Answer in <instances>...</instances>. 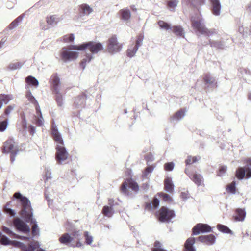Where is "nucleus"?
Instances as JSON below:
<instances>
[{"mask_svg": "<svg viewBox=\"0 0 251 251\" xmlns=\"http://www.w3.org/2000/svg\"><path fill=\"white\" fill-rule=\"evenodd\" d=\"M17 204L21 208L19 212L21 218L25 221L17 216V231L27 234V236H21L17 234V239L28 241L39 236L40 231L37 222L33 218V210L30 200L20 192H17Z\"/></svg>", "mask_w": 251, "mask_h": 251, "instance_id": "nucleus-1", "label": "nucleus"}, {"mask_svg": "<svg viewBox=\"0 0 251 251\" xmlns=\"http://www.w3.org/2000/svg\"><path fill=\"white\" fill-rule=\"evenodd\" d=\"M86 49H88L91 53L95 54L102 50L103 46L100 42L93 41L85 42L78 45H70L68 47L62 48L61 58L65 62L75 60L78 58V53L74 50H84Z\"/></svg>", "mask_w": 251, "mask_h": 251, "instance_id": "nucleus-2", "label": "nucleus"}, {"mask_svg": "<svg viewBox=\"0 0 251 251\" xmlns=\"http://www.w3.org/2000/svg\"><path fill=\"white\" fill-rule=\"evenodd\" d=\"M192 26L197 35H204L210 37L217 33L215 29H208L205 24L204 20L201 14H198L191 17Z\"/></svg>", "mask_w": 251, "mask_h": 251, "instance_id": "nucleus-3", "label": "nucleus"}, {"mask_svg": "<svg viewBox=\"0 0 251 251\" xmlns=\"http://www.w3.org/2000/svg\"><path fill=\"white\" fill-rule=\"evenodd\" d=\"M196 240L207 245H212L215 243L216 237L213 234H209L200 236L197 239L194 237H189L185 243V251H196L193 245Z\"/></svg>", "mask_w": 251, "mask_h": 251, "instance_id": "nucleus-4", "label": "nucleus"}, {"mask_svg": "<svg viewBox=\"0 0 251 251\" xmlns=\"http://www.w3.org/2000/svg\"><path fill=\"white\" fill-rule=\"evenodd\" d=\"M175 216V212L173 210L162 206L158 211V218L161 222L169 223Z\"/></svg>", "mask_w": 251, "mask_h": 251, "instance_id": "nucleus-5", "label": "nucleus"}, {"mask_svg": "<svg viewBox=\"0 0 251 251\" xmlns=\"http://www.w3.org/2000/svg\"><path fill=\"white\" fill-rule=\"evenodd\" d=\"M40 245L37 241H32L30 243L25 244L17 241V248L21 249V251H46L39 248Z\"/></svg>", "mask_w": 251, "mask_h": 251, "instance_id": "nucleus-6", "label": "nucleus"}, {"mask_svg": "<svg viewBox=\"0 0 251 251\" xmlns=\"http://www.w3.org/2000/svg\"><path fill=\"white\" fill-rule=\"evenodd\" d=\"M248 164L243 167L238 168L236 172V176L239 180L244 177L250 178L251 177V159L247 161Z\"/></svg>", "mask_w": 251, "mask_h": 251, "instance_id": "nucleus-7", "label": "nucleus"}, {"mask_svg": "<svg viewBox=\"0 0 251 251\" xmlns=\"http://www.w3.org/2000/svg\"><path fill=\"white\" fill-rule=\"evenodd\" d=\"M55 159L59 164H62L68 157V153L64 145H57L55 148Z\"/></svg>", "mask_w": 251, "mask_h": 251, "instance_id": "nucleus-8", "label": "nucleus"}, {"mask_svg": "<svg viewBox=\"0 0 251 251\" xmlns=\"http://www.w3.org/2000/svg\"><path fill=\"white\" fill-rule=\"evenodd\" d=\"M122 48V45L118 42L117 37L113 35L108 40L107 50L109 52L114 53L119 52Z\"/></svg>", "mask_w": 251, "mask_h": 251, "instance_id": "nucleus-9", "label": "nucleus"}, {"mask_svg": "<svg viewBox=\"0 0 251 251\" xmlns=\"http://www.w3.org/2000/svg\"><path fill=\"white\" fill-rule=\"evenodd\" d=\"M127 186L136 193L139 191V187L137 183L132 179H130L128 180V184L126 181L122 183L121 187V191L122 193L127 195H128V190L127 188Z\"/></svg>", "mask_w": 251, "mask_h": 251, "instance_id": "nucleus-10", "label": "nucleus"}, {"mask_svg": "<svg viewBox=\"0 0 251 251\" xmlns=\"http://www.w3.org/2000/svg\"><path fill=\"white\" fill-rule=\"evenodd\" d=\"M211 227L207 224L199 223L196 224L192 229V235H197L200 233L209 232Z\"/></svg>", "mask_w": 251, "mask_h": 251, "instance_id": "nucleus-11", "label": "nucleus"}, {"mask_svg": "<svg viewBox=\"0 0 251 251\" xmlns=\"http://www.w3.org/2000/svg\"><path fill=\"white\" fill-rule=\"evenodd\" d=\"M14 141L12 139L7 140L4 143L2 152L3 153H11L10 159L13 163L15 160V153L13 152L14 149Z\"/></svg>", "mask_w": 251, "mask_h": 251, "instance_id": "nucleus-12", "label": "nucleus"}, {"mask_svg": "<svg viewBox=\"0 0 251 251\" xmlns=\"http://www.w3.org/2000/svg\"><path fill=\"white\" fill-rule=\"evenodd\" d=\"M51 136L53 140L59 145H64V141L62 137V135L59 132L57 127L55 124L54 121H53L51 126Z\"/></svg>", "mask_w": 251, "mask_h": 251, "instance_id": "nucleus-13", "label": "nucleus"}, {"mask_svg": "<svg viewBox=\"0 0 251 251\" xmlns=\"http://www.w3.org/2000/svg\"><path fill=\"white\" fill-rule=\"evenodd\" d=\"M203 79L205 88L213 89L217 87L216 79L210 74H206L204 76Z\"/></svg>", "mask_w": 251, "mask_h": 251, "instance_id": "nucleus-14", "label": "nucleus"}, {"mask_svg": "<svg viewBox=\"0 0 251 251\" xmlns=\"http://www.w3.org/2000/svg\"><path fill=\"white\" fill-rule=\"evenodd\" d=\"M211 3V11L212 13L216 16L221 14V4L220 0H210Z\"/></svg>", "mask_w": 251, "mask_h": 251, "instance_id": "nucleus-15", "label": "nucleus"}, {"mask_svg": "<svg viewBox=\"0 0 251 251\" xmlns=\"http://www.w3.org/2000/svg\"><path fill=\"white\" fill-rule=\"evenodd\" d=\"M60 80L57 74L52 75V90L53 94L60 92Z\"/></svg>", "mask_w": 251, "mask_h": 251, "instance_id": "nucleus-16", "label": "nucleus"}, {"mask_svg": "<svg viewBox=\"0 0 251 251\" xmlns=\"http://www.w3.org/2000/svg\"><path fill=\"white\" fill-rule=\"evenodd\" d=\"M79 14L80 16H88L93 11V9L87 4H82L79 6Z\"/></svg>", "mask_w": 251, "mask_h": 251, "instance_id": "nucleus-17", "label": "nucleus"}, {"mask_svg": "<svg viewBox=\"0 0 251 251\" xmlns=\"http://www.w3.org/2000/svg\"><path fill=\"white\" fill-rule=\"evenodd\" d=\"M86 98L87 95L84 93L76 98L74 103V106L75 108H79L82 107L84 105L85 100Z\"/></svg>", "mask_w": 251, "mask_h": 251, "instance_id": "nucleus-18", "label": "nucleus"}, {"mask_svg": "<svg viewBox=\"0 0 251 251\" xmlns=\"http://www.w3.org/2000/svg\"><path fill=\"white\" fill-rule=\"evenodd\" d=\"M185 115V112L184 109H181L177 111L176 112L174 113L170 117V121L171 122H174L175 121H178L182 119Z\"/></svg>", "mask_w": 251, "mask_h": 251, "instance_id": "nucleus-19", "label": "nucleus"}, {"mask_svg": "<svg viewBox=\"0 0 251 251\" xmlns=\"http://www.w3.org/2000/svg\"><path fill=\"white\" fill-rule=\"evenodd\" d=\"M73 239V237L71 236L69 233H65L62 234L59 238V241L62 244L70 245Z\"/></svg>", "mask_w": 251, "mask_h": 251, "instance_id": "nucleus-20", "label": "nucleus"}, {"mask_svg": "<svg viewBox=\"0 0 251 251\" xmlns=\"http://www.w3.org/2000/svg\"><path fill=\"white\" fill-rule=\"evenodd\" d=\"M119 14L120 15L121 20L124 21H127L130 19L131 12L128 8H124L119 11Z\"/></svg>", "mask_w": 251, "mask_h": 251, "instance_id": "nucleus-21", "label": "nucleus"}, {"mask_svg": "<svg viewBox=\"0 0 251 251\" xmlns=\"http://www.w3.org/2000/svg\"><path fill=\"white\" fill-rule=\"evenodd\" d=\"M164 189L169 193H172L174 191V185L173 183L171 178L168 177L165 178L164 180Z\"/></svg>", "mask_w": 251, "mask_h": 251, "instance_id": "nucleus-22", "label": "nucleus"}, {"mask_svg": "<svg viewBox=\"0 0 251 251\" xmlns=\"http://www.w3.org/2000/svg\"><path fill=\"white\" fill-rule=\"evenodd\" d=\"M189 177L198 186H201L203 182V178L200 174L195 173L189 176Z\"/></svg>", "mask_w": 251, "mask_h": 251, "instance_id": "nucleus-23", "label": "nucleus"}, {"mask_svg": "<svg viewBox=\"0 0 251 251\" xmlns=\"http://www.w3.org/2000/svg\"><path fill=\"white\" fill-rule=\"evenodd\" d=\"M236 215L234 216V219L236 221H244L246 213L244 209L237 208L236 210Z\"/></svg>", "mask_w": 251, "mask_h": 251, "instance_id": "nucleus-24", "label": "nucleus"}, {"mask_svg": "<svg viewBox=\"0 0 251 251\" xmlns=\"http://www.w3.org/2000/svg\"><path fill=\"white\" fill-rule=\"evenodd\" d=\"M102 213L106 217H111L114 213V208L109 206H104L102 210Z\"/></svg>", "mask_w": 251, "mask_h": 251, "instance_id": "nucleus-25", "label": "nucleus"}, {"mask_svg": "<svg viewBox=\"0 0 251 251\" xmlns=\"http://www.w3.org/2000/svg\"><path fill=\"white\" fill-rule=\"evenodd\" d=\"M93 58V56L92 54L87 53L86 54L85 58H83L80 63V65L83 70L85 68L86 64L89 63Z\"/></svg>", "mask_w": 251, "mask_h": 251, "instance_id": "nucleus-26", "label": "nucleus"}, {"mask_svg": "<svg viewBox=\"0 0 251 251\" xmlns=\"http://www.w3.org/2000/svg\"><path fill=\"white\" fill-rule=\"evenodd\" d=\"M55 100L58 107H62L64 105V98L61 92L55 93Z\"/></svg>", "mask_w": 251, "mask_h": 251, "instance_id": "nucleus-27", "label": "nucleus"}, {"mask_svg": "<svg viewBox=\"0 0 251 251\" xmlns=\"http://www.w3.org/2000/svg\"><path fill=\"white\" fill-rule=\"evenodd\" d=\"M26 82L29 85L35 87H37L39 85L38 80L34 77L32 76H28L26 78Z\"/></svg>", "mask_w": 251, "mask_h": 251, "instance_id": "nucleus-28", "label": "nucleus"}, {"mask_svg": "<svg viewBox=\"0 0 251 251\" xmlns=\"http://www.w3.org/2000/svg\"><path fill=\"white\" fill-rule=\"evenodd\" d=\"M217 227L220 231L224 233H227L231 234H233L232 230H231L227 226L225 225L218 224L217 225Z\"/></svg>", "mask_w": 251, "mask_h": 251, "instance_id": "nucleus-29", "label": "nucleus"}, {"mask_svg": "<svg viewBox=\"0 0 251 251\" xmlns=\"http://www.w3.org/2000/svg\"><path fill=\"white\" fill-rule=\"evenodd\" d=\"M179 3L178 0H170L167 1V6L170 11H175V8Z\"/></svg>", "mask_w": 251, "mask_h": 251, "instance_id": "nucleus-30", "label": "nucleus"}, {"mask_svg": "<svg viewBox=\"0 0 251 251\" xmlns=\"http://www.w3.org/2000/svg\"><path fill=\"white\" fill-rule=\"evenodd\" d=\"M209 43L211 47L220 49H222L224 48V44L221 41H214L209 39Z\"/></svg>", "mask_w": 251, "mask_h": 251, "instance_id": "nucleus-31", "label": "nucleus"}, {"mask_svg": "<svg viewBox=\"0 0 251 251\" xmlns=\"http://www.w3.org/2000/svg\"><path fill=\"white\" fill-rule=\"evenodd\" d=\"M138 50V48L137 47H135L133 45H132V46L127 50L126 53L127 56L130 58L133 57Z\"/></svg>", "mask_w": 251, "mask_h": 251, "instance_id": "nucleus-32", "label": "nucleus"}, {"mask_svg": "<svg viewBox=\"0 0 251 251\" xmlns=\"http://www.w3.org/2000/svg\"><path fill=\"white\" fill-rule=\"evenodd\" d=\"M201 157L199 156L192 157L191 156H188L185 160V163L187 165H190L192 163H195L198 160H200Z\"/></svg>", "mask_w": 251, "mask_h": 251, "instance_id": "nucleus-33", "label": "nucleus"}, {"mask_svg": "<svg viewBox=\"0 0 251 251\" xmlns=\"http://www.w3.org/2000/svg\"><path fill=\"white\" fill-rule=\"evenodd\" d=\"M173 31L176 36H182L184 34L182 28L179 25L173 26Z\"/></svg>", "mask_w": 251, "mask_h": 251, "instance_id": "nucleus-34", "label": "nucleus"}, {"mask_svg": "<svg viewBox=\"0 0 251 251\" xmlns=\"http://www.w3.org/2000/svg\"><path fill=\"white\" fill-rule=\"evenodd\" d=\"M158 24L161 29H165L166 30H171L172 28L171 25L169 24H168L163 21L159 20L158 22Z\"/></svg>", "mask_w": 251, "mask_h": 251, "instance_id": "nucleus-35", "label": "nucleus"}, {"mask_svg": "<svg viewBox=\"0 0 251 251\" xmlns=\"http://www.w3.org/2000/svg\"><path fill=\"white\" fill-rule=\"evenodd\" d=\"M47 22L50 25H56L58 20L55 15L50 16L47 18Z\"/></svg>", "mask_w": 251, "mask_h": 251, "instance_id": "nucleus-36", "label": "nucleus"}, {"mask_svg": "<svg viewBox=\"0 0 251 251\" xmlns=\"http://www.w3.org/2000/svg\"><path fill=\"white\" fill-rule=\"evenodd\" d=\"M154 169V167L153 166H149L146 167L143 173V177L144 178H148L149 175L152 172Z\"/></svg>", "mask_w": 251, "mask_h": 251, "instance_id": "nucleus-37", "label": "nucleus"}, {"mask_svg": "<svg viewBox=\"0 0 251 251\" xmlns=\"http://www.w3.org/2000/svg\"><path fill=\"white\" fill-rule=\"evenodd\" d=\"M227 191L231 194H234L236 191V182L233 181L227 186Z\"/></svg>", "mask_w": 251, "mask_h": 251, "instance_id": "nucleus-38", "label": "nucleus"}, {"mask_svg": "<svg viewBox=\"0 0 251 251\" xmlns=\"http://www.w3.org/2000/svg\"><path fill=\"white\" fill-rule=\"evenodd\" d=\"M0 242L2 245H7L10 244L11 241L0 231Z\"/></svg>", "mask_w": 251, "mask_h": 251, "instance_id": "nucleus-39", "label": "nucleus"}, {"mask_svg": "<svg viewBox=\"0 0 251 251\" xmlns=\"http://www.w3.org/2000/svg\"><path fill=\"white\" fill-rule=\"evenodd\" d=\"M162 244L158 241H156L154 244V248L152 251H167L162 248Z\"/></svg>", "mask_w": 251, "mask_h": 251, "instance_id": "nucleus-40", "label": "nucleus"}, {"mask_svg": "<svg viewBox=\"0 0 251 251\" xmlns=\"http://www.w3.org/2000/svg\"><path fill=\"white\" fill-rule=\"evenodd\" d=\"M26 96L28 100L31 103L35 104H38L37 101L36 100L34 97L32 95L31 92L30 91H27L26 94Z\"/></svg>", "mask_w": 251, "mask_h": 251, "instance_id": "nucleus-41", "label": "nucleus"}, {"mask_svg": "<svg viewBox=\"0 0 251 251\" xmlns=\"http://www.w3.org/2000/svg\"><path fill=\"white\" fill-rule=\"evenodd\" d=\"M158 195L164 201L170 202L172 201L171 197L167 194L160 192L158 193Z\"/></svg>", "mask_w": 251, "mask_h": 251, "instance_id": "nucleus-42", "label": "nucleus"}, {"mask_svg": "<svg viewBox=\"0 0 251 251\" xmlns=\"http://www.w3.org/2000/svg\"><path fill=\"white\" fill-rule=\"evenodd\" d=\"M11 99V98L9 95L0 94V100L2 102H4L5 104H7Z\"/></svg>", "mask_w": 251, "mask_h": 251, "instance_id": "nucleus-43", "label": "nucleus"}, {"mask_svg": "<svg viewBox=\"0 0 251 251\" xmlns=\"http://www.w3.org/2000/svg\"><path fill=\"white\" fill-rule=\"evenodd\" d=\"M84 235L85 237L86 243L88 245H90L93 241V237L89 234L88 231H85Z\"/></svg>", "mask_w": 251, "mask_h": 251, "instance_id": "nucleus-44", "label": "nucleus"}, {"mask_svg": "<svg viewBox=\"0 0 251 251\" xmlns=\"http://www.w3.org/2000/svg\"><path fill=\"white\" fill-rule=\"evenodd\" d=\"M21 119L22 120V125L23 128L24 130H25L27 129V123L25 120V116L24 113L21 114Z\"/></svg>", "mask_w": 251, "mask_h": 251, "instance_id": "nucleus-45", "label": "nucleus"}, {"mask_svg": "<svg viewBox=\"0 0 251 251\" xmlns=\"http://www.w3.org/2000/svg\"><path fill=\"white\" fill-rule=\"evenodd\" d=\"M227 170V167L226 166H221L219 168L217 175L219 176H223Z\"/></svg>", "mask_w": 251, "mask_h": 251, "instance_id": "nucleus-46", "label": "nucleus"}, {"mask_svg": "<svg viewBox=\"0 0 251 251\" xmlns=\"http://www.w3.org/2000/svg\"><path fill=\"white\" fill-rule=\"evenodd\" d=\"M151 204L154 209H157L159 206L160 201L156 197H154L152 201Z\"/></svg>", "mask_w": 251, "mask_h": 251, "instance_id": "nucleus-47", "label": "nucleus"}, {"mask_svg": "<svg viewBox=\"0 0 251 251\" xmlns=\"http://www.w3.org/2000/svg\"><path fill=\"white\" fill-rule=\"evenodd\" d=\"M75 40V35L74 34H70L69 36L65 35L64 36V40L65 42H71Z\"/></svg>", "mask_w": 251, "mask_h": 251, "instance_id": "nucleus-48", "label": "nucleus"}, {"mask_svg": "<svg viewBox=\"0 0 251 251\" xmlns=\"http://www.w3.org/2000/svg\"><path fill=\"white\" fill-rule=\"evenodd\" d=\"M174 168V163L173 162H168L164 165V168L166 171H171Z\"/></svg>", "mask_w": 251, "mask_h": 251, "instance_id": "nucleus-49", "label": "nucleus"}, {"mask_svg": "<svg viewBox=\"0 0 251 251\" xmlns=\"http://www.w3.org/2000/svg\"><path fill=\"white\" fill-rule=\"evenodd\" d=\"M143 40V36L141 35H139L137 39L136 40V44L134 45L135 47H137L139 49V47H140L142 44V42Z\"/></svg>", "mask_w": 251, "mask_h": 251, "instance_id": "nucleus-50", "label": "nucleus"}, {"mask_svg": "<svg viewBox=\"0 0 251 251\" xmlns=\"http://www.w3.org/2000/svg\"><path fill=\"white\" fill-rule=\"evenodd\" d=\"M7 126V121L6 120L0 122V131H4L6 129Z\"/></svg>", "mask_w": 251, "mask_h": 251, "instance_id": "nucleus-51", "label": "nucleus"}, {"mask_svg": "<svg viewBox=\"0 0 251 251\" xmlns=\"http://www.w3.org/2000/svg\"><path fill=\"white\" fill-rule=\"evenodd\" d=\"M2 231L10 237H12L15 235V234L11 230L5 226H2Z\"/></svg>", "mask_w": 251, "mask_h": 251, "instance_id": "nucleus-52", "label": "nucleus"}, {"mask_svg": "<svg viewBox=\"0 0 251 251\" xmlns=\"http://www.w3.org/2000/svg\"><path fill=\"white\" fill-rule=\"evenodd\" d=\"M9 203H7L6 206H5V208H4V211L7 213H8L11 216H13L14 215L15 213H14V212L13 210H12V209H11L10 208H9Z\"/></svg>", "mask_w": 251, "mask_h": 251, "instance_id": "nucleus-53", "label": "nucleus"}, {"mask_svg": "<svg viewBox=\"0 0 251 251\" xmlns=\"http://www.w3.org/2000/svg\"><path fill=\"white\" fill-rule=\"evenodd\" d=\"M45 176L46 180L51 178V172L50 169H47L46 170Z\"/></svg>", "mask_w": 251, "mask_h": 251, "instance_id": "nucleus-54", "label": "nucleus"}, {"mask_svg": "<svg viewBox=\"0 0 251 251\" xmlns=\"http://www.w3.org/2000/svg\"><path fill=\"white\" fill-rule=\"evenodd\" d=\"M15 0H7L6 2V6L9 9L12 8L14 6Z\"/></svg>", "mask_w": 251, "mask_h": 251, "instance_id": "nucleus-55", "label": "nucleus"}, {"mask_svg": "<svg viewBox=\"0 0 251 251\" xmlns=\"http://www.w3.org/2000/svg\"><path fill=\"white\" fill-rule=\"evenodd\" d=\"M14 107L12 106H7L4 110V114L8 116L10 113V112L14 110Z\"/></svg>", "mask_w": 251, "mask_h": 251, "instance_id": "nucleus-56", "label": "nucleus"}, {"mask_svg": "<svg viewBox=\"0 0 251 251\" xmlns=\"http://www.w3.org/2000/svg\"><path fill=\"white\" fill-rule=\"evenodd\" d=\"M72 234L73 238L75 237L79 240V237L81 235V232L80 230L74 231L72 233Z\"/></svg>", "mask_w": 251, "mask_h": 251, "instance_id": "nucleus-57", "label": "nucleus"}, {"mask_svg": "<svg viewBox=\"0 0 251 251\" xmlns=\"http://www.w3.org/2000/svg\"><path fill=\"white\" fill-rule=\"evenodd\" d=\"M39 112L40 114L41 115V111H39ZM36 124L39 126H41L43 124V118L42 115H41L40 118L36 120Z\"/></svg>", "mask_w": 251, "mask_h": 251, "instance_id": "nucleus-58", "label": "nucleus"}, {"mask_svg": "<svg viewBox=\"0 0 251 251\" xmlns=\"http://www.w3.org/2000/svg\"><path fill=\"white\" fill-rule=\"evenodd\" d=\"M145 159L147 162H149L152 161L154 159V158L153 157V156L151 153H149L146 155Z\"/></svg>", "mask_w": 251, "mask_h": 251, "instance_id": "nucleus-59", "label": "nucleus"}, {"mask_svg": "<svg viewBox=\"0 0 251 251\" xmlns=\"http://www.w3.org/2000/svg\"><path fill=\"white\" fill-rule=\"evenodd\" d=\"M115 205H118V203L116 202L114 203V201L113 199H109L108 200V205L109 207H112L114 208V207Z\"/></svg>", "mask_w": 251, "mask_h": 251, "instance_id": "nucleus-60", "label": "nucleus"}, {"mask_svg": "<svg viewBox=\"0 0 251 251\" xmlns=\"http://www.w3.org/2000/svg\"><path fill=\"white\" fill-rule=\"evenodd\" d=\"M25 16V14L24 13L17 18V26H18V25L22 21Z\"/></svg>", "mask_w": 251, "mask_h": 251, "instance_id": "nucleus-61", "label": "nucleus"}, {"mask_svg": "<svg viewBox=\"0 0 251 251\" xmlns=\"http://www.w3.org/2000/svg\"><path fill=\"white\" fill-rule=\"evenodd\" d=\"M28 131L31 133V134L33 135L35 133V128L33 126H30L28 128Z\"/></svg>", "mask_w": 251, "mask_h": 251, "instance_id": "nucleus-62", "label": "nucleus"}, {"mask_svg": "<svg viewBox=\"0 0 251 251\" xmlns=\"http://www.w3.org/2000/svg\"><path fill=\"white\" fill-rule=\"evenodd\" d=\"M153 206L151 202H147L145 204V209L147 210H151Z\"/></svg>", "mask_w": 251, "mask_h": 251, "instance_id": "nucleus-63", "label": "nucleus"}, {"mask_svg": "<svg viewBox=\"0 0 251 251\" xmlns=\"http://www.w3.org/2000/svg\"><path fill=\"white\" fill-rule=\"evenodd\" d=\"M16 26V20H14L8 26L9 29H12Z\"/></svg>", "mask_w": 251, "mask_h": 251, "instance_id": "nucleus-64", "label": "nucleus"}]
</instances>
